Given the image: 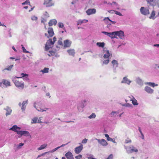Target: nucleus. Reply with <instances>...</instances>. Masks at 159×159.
Masks as SVG:
<instances>
[{"label":"nucleus","mask_w":159,"mask_h":159,"mask_svg":"<svg viewBox=\"0 0 159 159\" xmlns=\"http://www.w3.org/2000/svg\"><path fill=\"white\" fill-rule=\"evenodd\" d=\"M116 36H118L120 38L123 39L124 37V32L121 30L116 31Z\"/></svg>","instance_id":"nucleus-7"},{"label":"nucleus","mask_w":159,"mask_h":159,"mask_svg":"<svg viewBox=\"0 0 159 159\" xmlns=\"http://www.w3.org/2000/svg\"><path fill=\"white\" fill-rule=\"evenodd\" d=\"M48 33L49 34V36L46 33L45 34V36H47L48 38L52 37L53 36L54 33L53 29L52 28H48Z\"/></svg>","instance_id":"nucleus-6"},{"label":"nucleus","mask_w":159,"mask_h":159,"mask_svg":"<svg viewBox=\"0 0 159 159\" xmlns=\"http://www.w3.org/2000/svg\"><path fill=\"white\" fill-rule=\"evenodd\" d=\"M43 5L47 7H52L54 5V3L52 0H44Z\"/></svg>","instance_id":"nucleus-4"},{"label":"nucleus","mask_w":159,"mask_h":159,"mask_svg":"<svg viewBox=\"0 0 159 159\" xmlns=\"http://www.w3.org/2000/svg\"><path fill=\"white\" fill-rule=\"evenodd\" d=\"M96 12V10L94 8L89 9L86 11V13L88 15L95 14Z\"/></svg>","instance_id":"nucleus-12"},{"label":"nucleus","mask_w":159,"mask_h":159,"mask_svg":"<svg viewBox=\"0 0 159 159\" xmlns=\"http://www.w3.org/2000/svg\"><path fill=\"white\" fill-rule=\"evenodd\" d=\"M96 140H97L98 142L101 145L103 146H106L108 145L107 143L104 139H96Z\"/></svg>","instance_id":"nucleus-8"},{"label":"nucleus","mask_w":159,"mask_h":159,"mask_svg":"<svg viewBox=\"0 0 159 159\" xmlns=\"http://www.w3.org/2000/svg\"><path fill=\"white\" fill-rule=\"evenodd\" d=\"M85 101H83L81 103L79 104L78 105V109L80 112H82L83 111V109L84 107V103L85 102Z\"/></svg>","instance_id":"nucleus-9"},{"label":"nucleus","mask_w":159,"mask_h":159,"mask_svg":"<svg viewBox=\"0 0 159 159\" xmlns=\"http://www.w3.org/2000/svg\"><path fill=\"white\" fill-rule=\"evenodd\" d=\"M27 103V101H24L23 102L22 104V106L21 107V109L22 111H24L25 110L26 107V104Z\"/></svg>","instance_id":"nucleus-23"},{"label":"nucleus","mask_w":159,"mask_h":159,"mask_svg":"<svg viewBox=\"0 0 159 159\" xmlns=\"http://www.w3.org/2000/svg\"><path fill=\"white\" fill-rule=\"evenodd\" d=\"M78 0H75L74 1H73L71 2V3L73 4L77 2Z\"/></svg>","instance_id":"nucleus-55"},{"label":"nucleus","mask_w":159,"mask_h":159,"mask_svg":"<svg viewBox=\"0 0 159 159\" xmlns=\"http://www.w3.org/2000/svg\"><path fill=\"white\" fill-rule=\"evenodd\" d=\"M37 109L39 111H46L45 110H42V109H41V108H39V109Z\"/></svg>","instance_id":"nucleus-53"},{"label":"nucleus","mask_w":159,"mask_h":159,"mask_svg":"<svg viewBox=\"0 0 159 159\" xmlns=\"http://www.w3.org/2000/svg\"><path fill=\"white\" fill-rule=\"evenodd\" d=\"M146 84L149 85V86L154 87L155 86H157V84H156L152 82H147L146 83Z\"/></svg>","instance_id":"nucleus-24"},{"label":"nucleus","mask_w":159,"mask_h":159,"mask_svg":"<svg viewBox=\"0 0 159 159\" xmlns=\"http://www.w3.org/2000/svg\"><path fill=\"white\" fill-rule=\"evenodd\" d=\"M83 149V146L82 144L80 146L76 147L75 149V152L77 154L80 153Z\"/></svg>","instance_id":"nucleus-10"},{"label":"nucleus","mask_w":159,"mask_h":159,"mask_svg":"<svg viewBox=\"0 0 159 159\" xmlns=\"http://www.w3.org/2000/svg\"><path fill=\"white\" fill-rule=\"evenodd\" d=\"M131 140L130 139H127L125 140V143H131Z\"/></svg>","instance_id":"nucleus-44"},{"label":"nucleus","mask_w":159,"mask_h":159,"mask_svg":"<svg viewBox=\"0 0 159 159\" xmlns=\"http://www.w3.org/2000/svg\"><path fill=\"white\" fill-rule=\"evenodd\" d=\"M20 75H21V77H16V78H22L23 77H25V76H27V77L28 76V75L27 74H24L23 73H21Z\"/></svg>","instance_id":"nucleus-34"},{"label":"nucleus","mask_w":159,"mask_h":159,"mask_svg":"<svg viewBox=\"0 0 159 159\" xmlns=\"http://www.w3.org/2000/svg\"><path fill=\"white\" fill-rule=\"evenodd\" d=\"M116 113V112L115 111H113L111 113V116H114V114Z\"/></svg>","instance_id":"nucleus-50"},{"label":"nucleus","mask_w":159,"mask_h":159,"mask_svg":"<svg viewBox=\"0 0 159 159\" xmlns=\"http://www.w3.org/2000/svg\"><path fill=\"white\" fill-rule=\"evenodd\" d=\"M10 129L16 132L18 134V133L20 131V128L18 127L16 125H14Z\"/></svg>","instance_id":"nucleus-11"},{"label":"nucleus","mask_w":159,"mask_h":159,"mask_svg":"<svg viewBox=\"0 0 159 159\" xmlns=\"http://www.w3.org/2000/svg\"><path fill=\"white\" fill-rule=\"evenodd\" d=\"M114 67H117L118 66V64L117 61L115 60H113L111 62Z\"/></svg>","instance_id":"nucleus-21"},{"label":"nucleus","mask_w":159,"mask_h":159,"mask_svg":"<svg viewBox=\"0 0 159 159\" xmlns=\"http://www.w3.org/2000/svg\"><path fill=\"white\" fill-rule=\"evenodd\" d=\"M49 70V68L45 67L43 70H41V71H42L43 73H47L48 72Z\"/></svg>","instance_id":"nucleus-27"},{"label":"nucleus","mask_w":159,"mask_h":159,"mask_svg":"<svg viewBox=\"0 0 159 159\" xmlns=\"http://www.w3.org/2000/svg\"><path fill=\"white\" fill-rule=\"evenodd\" d=\"M125 148L127 152L129 153L133 152H138V149L132 145H130L129 147H127L125 146Z\"/></svg>","instance_id":"nucleus-2"},{"label":"nucleus","mask_w":159,"mask_h":159,"mask_svg":"<svg viewBox=\"0 0 159 159\" xmlns=\"http://www.w3.org/2000/svg\"><path fill=\"white\" fill-rule=\"evenodd\" d=\"M54 42H52V39H49L48 40L45 45V47L46 50H48L50 48L53 46Z\"/></svg>","instance_id":"nucleus-3"},{"label":"nucleus","mask_w":159,"mask_h":159,"mask_svg":"<svg viewBox=\"0 0 159 159\" xmlns=\"http://www.w3.org/2000/svg\"><path fill=\"white\" fill-rule=\"evenodd\" d=\"M115 13L116 14L119 16H121V14L119 11H115Z\"/></svg>","instance_id":"nucleus-48"},{"label":"nucleus","mask_w":159,"mask_h":159,"mask_svg":"<svg viewBox=\"0 0 159 159\" xmlns=\"http://www.w3.org/2000/svg\"><path fill=\"white\" fill-rule=\"evenodd\" d=\"M13 65H11L10 66H9V67L7 68H6L5 70H10L13 67Z\"/></svg>","instance_id":"nucleus-37"},{"label":"nucleus","mask_w":159,"mask_h":159,"mask_svg":"<svg viewBox=\"0 0 159 159\" xmlns=\"http://www.w3.org/2000/svg\"><path fill=\"white\" fill-rule=\"evenodd\" d=\"M63 46L64 48H66L69 46V41L68 40H66L64 41Z\"/></svg>","instance_id":"nucleus-16"},{"label":"nucleus","mask_w":159,"mask_h":159,"mask_svg":"<svg viewBox=\"0 0 159 159\" xmlns=\"http://www.w3.org/2000/svg\"><path fill=\"white\" fill-rule=\"evenodd\" d=\"M109 59H107V60H104L103 61V64L107 65V64L109 63Z\"/></svg>","instance_id":"nucleus-35"},{"label":"nucleus","mask_w":159,"mask_h":159,"mask_svg":"<svg viewBox=\"0 0 159 159\" xmlns=\"http://www.w3.org/2000/svg\"><path fill=\"white\" fill-rule=\"evenodd\" d=\"M38 120V118L37 117L34 118L32 120L31 123H36Z\"/></svg>","instance_id":"nucleus-29"},{"label":"nucleus","mask_w":159,"mask_h":159,"mask_svg":"<svg viewBox=\"0 0 159 159\" xmlns=\"http://www.w3.org/2000/svg\"><path fill=\"white\" fill-rule=\"evenodd\" d=\"M57 23V21L55 19L51 20L48 22V25L50 26H52L53 25H56Z\"/></svg>","instance_id":"nucleus-15"},{"label":"nucleus","mask_w":159,"mask_h":159,"mask_svg":"<svg viewBox=\"0 0 159 159\" xmlns=\"http://www.w3.org/2000/svg\"><path fill=\"white\" fill-rule=\"evenodd\" d=\"M56 37H54L53 38V41H52V42H54V43L56 42Z\"/></svg>","instance_id":"nucleus-52"},{"label":"nucleus","mask_w":159,"mask_h":159,"mask_svg":"<svg viewBox=\"0 0 159 159\" xmlns=\"http://www.w3.org/2000/svg\"><path fill=\"white\" fill-rule=\"evenodd\" d=\"M123 105L124 106H126V107H132V105L131 104H130L129 103L125 104H124Z\"/></svg>","instance_id":"nucleus-41"},{"label":"nucleus","mask_w":159,"mask_h":159,"mask_svg":"<svg viewBox=\"0 0 159 159\" xmlns=\"http://www.w3.org/2000/svg\"><path fill=\"white\" fill-rule=\"evenodd\" d=\"M102 33L106 35H107L109 37V34H110V32H105V31H103V32H102Z\"/></svg>","instance_id":"nucleus-46"},{"label":"nucleus","mask_w":159,"mask_h":159,"mask_svg":"<svg viewBox=\"0 0 159 159\" xmlns=\"http://www.w3.org/2000/svg\"><path fill=\"white\" fill-rule=\"evenodd\" d=\"M21 46L22 47L23 51L24 53H29V52L26 50V49H25V48L24 47V46L23 45H21Z\"/></svg>","instance_id":"nucleus-30"},{"label":"nucleus","mask_w":159,"mask_h":159,"mask_svg":"<svg viewBox=\"0 0 159 159\" xmlns=\"http://www.w3.org/2000/svg\"><path fill=\"white\" fill-rule=\"evenodd\" d=\"M145 91L151 94L153 92V90L148 86H146L145 87Z\"/></svg>","instance_id":"nucleus-14"},{"label":"nucleus","mask_w":159,"mask_h":159,"mask_svg":"<svg viewBox=\"0 0 159 159\" xmlns=\"http://www.w3.org/2000/svg\"><path fill=\"white\" fill-rule=\"evenodd\" d=\"M141 13L144 15H147L149 14V10L148 9L142 7L140 9Z\"/></svg>","instance_id":"nucleus-5"},{"label":"nucleus","mask_w":159,"mask_h":159,"mask_svg":"<svg viewBox=\"0 0 159 159\" xmlns=\"http://www.w3.org/2000/svg\"><path fill=\"white\" fill-rule=\"evenodd\" d=\"M18 134L20 135L21 136L22 135L29 136L30 135L28 131L25 130L20 131V132L18 133Z\"/></svg>","instance_id":"nucleus-13"},{"label":"nucleus","mask_w":159,"mask_h":159,"mask_svg":"<svg viewBox=\"0 0 159 159\" xmlns=\"http://www.w3.org/2000/svg\"><path fill=\"white\" fill-rule=\"evenodd\" d=\"M24 145V144L23 143H20L19 144V147H21V146H23Z\"/></svg>","instance_id":"nucleus-59"},{"label":"nucleus","mask_w":159,"mask_h":159,"mask_svg":"<svg viewBox=\"0 0 159 159\" xmlns=\"http://www.w3.org/2000/svg\"><path fill=\"white\" fill-rule=\"evenodd\" d=\"M16 77L13 80V81L15 85L17 87L23 89L24 87V82L21 80H17L16 79Z\"/></svg>","instance_id":"nucleus-1"},{"label":"nucleus","mask_w":159,"mask_h":159,"mask_svg":"<svg viewBox=\"0 0 159 159\" xmlns=\"http://www.w3.org/2000/svg\"><path fill=\"white\" fill-rule=\"evenodd\" d=\"M105 137H106L107 139L109 137V136L108 134H105Z\"/></svg>","instance_id":"nucleus-60"},{"label":"nucleus","mask_w":159,"mask_h":159,"mask_svg":"<svg viewBox=\"0 0 159 159\" xmlns=\"http://www.w3.org/2000/svg\"><path fill=\"white\" fill-rule=\"evenodd\" d=\"M132 101V103L134 105H138V103L137 102V100H130Z\"/></svg>","instance_id":"nucleus-32"},{"label":"nucleus","mask_w":159,"mask_h":159,"mask_svg":"<svg viewBox=\"0 0 159 159\" xmlns=\"http://www.w3.org/2000/svg\"><path fill=\"white\" fill-rule=\"evenodd\" d=\"M130 82V81H129L126 77H124L122 81V83H125L128 84H129Z\"/></svg>","instance_id":"nucleus-19"},{"label":"nucleus","mask_w":159,"mask_h":159,"mask_svg":"<svg viewBox=\"0 0 159 159\" xmlns=\"http://www.w3.org/2000/svg\"><path fill=\"white\" fill-rule=\"evenodd\" d=\"M96 114L94 113H92L90 116H88V118L90 119L94 118L96 117Z\"/></svg>","instance_id":"nucleus-28"},{"label":"nucleus","mask_w":159,"mask_h":159,"mask_svg":"<svg viewBox=\"0 0 159 159\" xmlns=\"http://www.w3.org/2000/svg\"><path fill=\"white\" fill-rule=\"evenodd\" d=\"M58 44L62 46L63 45V43L62 41V39L61 38H60L59 39L58 41Z\"/></svg>","instance_id":"nucleus-31"},{"label":"nucleus","mask_w":159,"mask_h":159,"mask_svg":"<svg viewBox=\"0 0 159 159\" xmlns=\"http://www.w3.org/2000/svg\"><path fill=\"white\" fill-rule=\"evenodd\" d=\"M109 20V21H110V20H110L109 19V18L108 17H105V18L103 20Z\"/></svg>","instance_id":"nucleus-57"},{"label":"nucleus","mask_w":159,"mask_h":159,"mask_svg":"<svg viewBox=\"0 0 159 159\" xmlns=\"http://www.w3.org/2000/svg\"><path fill=\"white\" fill-rule=\"evenodd\" d=\"M65 156L67 159H70V152H68L65 155Z\"/></svg>","instance_id":"nucleus-43"},{"label":"nucleus","mask_w":159,"mask_h":159,"mask_svg":"<svg viewBox=\"0 0 159 159\" xmlns=\"http://www.w3.org/2000/svg\"><path fill=\"white\" fill-rule=\"evenodd\" d=\"M34 7H33L31 8V9L29 10V12H30L31 11H32L33 10V9H34Z\"/></svg>","instance_id":"nucleus-63"},{"label":"nucleus","mask_w":159,"mask_h":159,"mask_svg":"<svg viewBox=\"0 0 159 159\" xmlns=\"http://www.w3.org/2000/svg\"><path fill=\"white\" fill-rule=\"evenodd\" d=\"M88 139H83L82 141V143H85L87 142Z\"/></svg>","instance_id":"nucleus-47"},{"label":"nucleus","mask_w":159,"mask_h":159,"mask_svg":"<svg viewBox=\"0 0 159 159\" xmlns=\"http://www.w3.org/2000/svg\"><path fill=\"white\" fill-rule=\"evenodd\" d=\"M97 45L99 47L103 48L105 45V43L104 42H98L97 43Z\"/></svg>","instance_id":"nucleus-26"},{"label":"nucleus","mask_w":159,"mask_h":159,"mask_svg":"<svg viewBox=\"0 0 159 159\" xmlns=\"http://www.w3.org/2000/svg\"><path fill=\"white\" fill-rule=\"evenodd\" d=\"M27 4H28L30 6H31L30 4V2L29 0H26L25 2L22 3L23 5H25Z\"/></svg>","instance_id":"nucleus-33"},{"label":"nucleus","mask_w":159,"mask_h":159,"mask_svg":"<svg viewBox=\"0 0 159 159\" xmlns=\"http://www.w3.org/2000/svg\"><path fill=\"white\" fill-rule=\"evenodd\" d=\"M141 134V136H142L141 137H142V139H144V136L143 134Z\"/></svg>","instance_id":"nucleus-62"},{"label":"nucleus","mask_w":159,"mask_h":159,"mask_svg":"<svg viewBox=\"0 0 159 159\" xmlns=\"http://www.w3.org/2000/svg\"><path fill=\"white\" fill-rule=\"evenodd\" d=\"M106 53L104 54L103 57L105 59H109V57L110 56L109 51V50L105 51Z\"/></svg>","instance_id":"nucleus-17"},{"label":"nucleus","mask_w":159,"mask_h":159,"mask_svg":"<svg viewBox=\"0 0 159 159\" xmlns=\"http://www.w3.org/2000/svg\"><path fill=\"white\" fill-rule=\"evenodd\" d=\"M38 19V17L35 16H33L31 17V19L33 20H36Z\"/></svg>","instance_id":"nucleus-42"},{"label":"nucleus","mask_w":159,"mask_h":159,"mask_svg":"<svg viewBox=\"0 0 159 159\" xmlns=\"http://www.w3.org/2000/svg\"><path fill=\"white\" fill-rule=\"evenodd\" d=\"M139 130L141 134H143L142 132L141 129L140 127L139 128Z\"/></svg>","instance_id":"nucleus-56"},{"label":"nucleus","mask_w":159,"mask_h":159,"mask_svg":"<svg viewBox=\"0 0 159 159\" xmlns=\"http://www.w3.org/2000/svg\"><path fill=\"white\" fill-rule=\"evenodd\" d=\"M129 98H130L131 100H132V99H135L132 96H131V95L130 96H129Z\"/></svg>","instance_id":"nucleus-54"},{"label":"nucleus","mask_w":159,"mask_h":159,"mask_svg":"<svg viewBox=\"0 0 159 159\" xmlns=\"http://www.w3.org/2000/svg\"><path fill=\"white\" fill-rule=\"evenodd\" d=\"M84 20H79L78 21V25H81L82 23H84Z\"/></svg>","instance_id":"nucleus-45"},{"label":"nucleus","mask_w":159,"mask_h":159,"mask_svg":"<svg viewBox=\"0 0 159 159\" xmlns=\"http://www.w3.org/2000/svg\"><path fill=\"white\" fill-rule=\"evenodd\" d=\"M155 12L153 10L152 11V12L151 14V15L149 16V18L150 19H154L155 18Z\"/></svg>","instance_id":"nucleus-22"},{"label":"nucleus","mask_w":159,"mask_h":159,"mask_svg":"<svg viewBox=\"0 0 159 159\" xmlns=\"http://www.w3.org/2000/svg\"><path fill=\"white\" fill-rule=\"evenodd\" d=\"M107 140L109 141H113V139L109 137L107 139Z\"/></svg>","instance_id":"nucleus-51"},{"label":"nucleus","mask_w":159,"mask_h":159,"mask_svg":"<svg viewBox=\"0 0 159 159\" xmlns=\"http://www.w3.org/2000/svg\"><path fill=\"white\" fill-rule=\"evenodd\" d=\"M146 1L148 3L151 4L152 2H154L156 0H146Z\"/></svg>","instance_id":"nucleus-36"},{"label":"nucleus","mask_w":159,"mask_h":159,"mask_svg":"<svg viewBox=\"0 0 159 159\" xmlns=\"http://www.w3.org/2000/svg\"><path fill=\"white\" fill-rule=\"evenodd\" d=\"M109 37L111 39H114L115 38H118L116 36V31L110 33Z\"/></svg>","instance_id":"nucleus-18"},{"label":"nucleus","mask_w":159,"mask_h":159,"mask_svg":"<svg viewBox=\"0 0 159 159\" xmlns=\"http://www.w3.org/2000/svg\"><path fill=\"white\" fill-rule=\"evenodd\" d=\"M47 146V144H44L43 145H42L41 146L38 148V150H41L43 149H44Z\"/></svg>","instance_id":"nucleus-25"},{"label":"nucleus","mask_w":159,"mask_h":159,"mask_svg":"<svg viewBox=\"0 0 159 159\" xmlns=\"http://www.w3.org/2000/svg\"><path fill=\"white\" fill-rule=\"evenodd\" d=\"M82 156L81 154H79L75 157L76 159H81L82 158Z\"/></svg>","instance_id":"nucleus-38"},{"label":"nucleus","mask_w":159,"mask_h":159,"mask_svg":"<svg viewBox=\"0 0 159 159\" xmlns=\"http://www.w3.org/2000/svg\"><path fill=\"white\" fill-rule=\"evenodd\" d=\"M58 26L60 28H63L64 27V25L63 23L59 22L58 23Z\"/></svg>","instance_id":"nucleus-40"},{"label":"nucleus","mask_w":159,"mask_h":159,"mask_svg":"<svg viewBox=\"0 0 159 159\" xmlns=\"http://www.w3.org/2000/svg\"><path fill=\"white\" fill-rule=\"evenodd\" d=\"M3 84L5 85L6 87L10 86L11 85L10 82L8 80H3Z\"/></svg>","instance_id":"nucleus-20"},{"label":"nucleus","mask_w":159,"mask_h":159,"mask_svg":"<svg viewBox=\"0 0 159 159\" xmlns=\"http://www.w3.org/2000/svg\"><path fill=\"white\" fill-rule=\"evenodd\" d=\"M75 54L74 50L73 49H70V55L74 56Z\"/></svg>","instance_id":"nucleus-39"},{"label":"nucleus","mask_w":159,"mask_h":159,"mask_svg":"<svg viewBox=\"0 0 159 159\" xmlns=\"http://www.w3.org/2000/svg\"><path fill=\"white\" fill-rule=\"evenodd\" d=\"M11 110H10V113H7V112L6 113V116H7V115H9V114H10V113L11 112Z\"/></svg>","instance_id":"nucleus-61"},{"label":"nucleus","mask_w":159,"mask_h":159,"mask_svg":"<svg viewBox=\"0 0 159 159\" xmlns=\"http://www.w3.org/2000/svg\"><path fill=\"white\" fill-rule=\"evenodd\" d=\"M108 11L110 13H113L114 12H115V11L114 10H111L109 11Z\"/></svg>","instance_id":"nucleus-49"},{"label":"nucleus","mask_w":159,"mask_h":159,"mask_svg":"<svg viewBox=\"0 0 159 159\" xmlns=\"http://www.w3.org/2000/svg\"><path fill=\"white\" fill-rule=\"evenodd\" d=\"M38 123H42V122L41 121V119H40V118H39V119L38 120Z\"/></svg>","instance_id":"nucleus-58"},{"label":"nucleus","mask_w":159,"mask_h":159,"mask_svg":"<svg viewBox=\"0 0 159 159\" xmlns=\"http://www.w3.org/2000/svg\"><path fill=\"white\" fill-rule=\"evenodd\" d=\"M154 46L155 47H159V44H155L154 45Z\"/></svg>","instance_id":"nucleus-64"}]
</instances>
